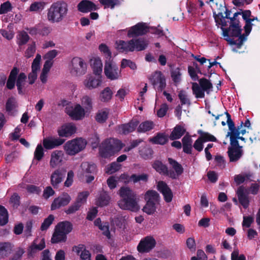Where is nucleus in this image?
<instances>
[{
    "instance_id": "obj_41",
    "label": "nucleus",
    "mask_w": 260,
    "mask_h": 260,
    "mask_svg": "<svg viewBox=\"0 0 260 260\" xmlns=\"http://www.w3.org/2000/svg\"><path fill=\"white\" fill-rule=\"evenodd\" d=\"M39 35L42 37L48 36L52 30V27L44 23L38 24Z\"/></svg>"
},
{
    "instance_id": "obj_60",
    "label": "nucleus",
    "mask_w": 260,
    "mask_h": 260,
    "mask_svg": "<svg viewBox=\"0 0 260 260\" xmlns=\"http://www.w3.org/2000/svg\"><path fill=\"white\" fill-rule=\"evenodd\" d=\"M99 50L103 53L107 58L106 60L111 59V52L109 50L108 47L105 44H101L99 47Z\"/></svg>"
},
{
    "instance_id": "obj_59",
    "label": "nucleus",
    "mask_w": 260,
    "mask_h": 260,
    "mask_svg": "<svg viewBox=\"0 0 260 260\" xmlns=\"http://www.w3.org/2000/svg\"><path fill=\"white\" fill-rule=\"evenodd\" d=\"M178 98L180 101L181 105H187L188 106L190 105L191 103H190V100L187 98V95H186V94L184 91L181 90L179 92Z\"/></svg>"
},
{
    "instance_id": "obj_37",
    "label": "nucleus",
    "mask_w": 260,
    "mask_h": 260,
    "mask_svg": "<svg viewBox=\"0 0 260 260\" xmlns=\"http://www.w3.org/2000/svg\"><path fill=\"white\" fill-rule=\"evenodd\" d=\"M113 92L109 87H107L103 90L100 94V100L102 102H108L112 98Z\"/></svg>"
},
{
    "instance_id": "obj_12",
    "label": "nucleus",
    "mask_w": 260,
    "mask_h": 260,
    "mask_svg": "<svg viewBox=\"0 0 260 260\" xmlns=\"http://www.w3.org/2000/svg\"><path fill=\"white\" fill-rule=\"evenodd\" d=\"M149 26L145 23L139 22L131 27L127 32L129 38L138 37L146 34L148 32Z\"/></svg>"
},
{
    "instance_id": "obj_24",
    "label": "nucleus",
    "mask_w": 260,
    "mask_h": 260,
    "mask_svg": "<svg viewBox=\"0 0 260 260\" xmlns=\"http://www.w3.org/2000/svg\"><path fill=\"white\" fill-rule=\"evenodd\" d=\"M133 40H131L128 41L120 40L117 44V49L121 52H133L134 51Z\"/></svg>"
},
{
    "instance_id": "obj_6",
    "label": "nucleus",
    "mask_w": 260,
    "mask_h": 260,
    "mask_svg": "<svg viewBox=\"0 0 260 260\" xmlns=\"http://www.w3.org/2000/svg\"><path fill=\"white\" fill-rule=\"evenodd\" d=\"M89 195L87 191H83L78 193L76 200L72 203L64 212L68 214H72L78 211L80 207L86 203L87 198Z\"/></svg>"
},
{
    "instance_id": "obj_33",
    "label": "nucleus",
    "mask_w": 260,
    "mask_h": 260,
    "mask_svg": "<svg viewBox=\"0 0 260 260\" xmlns=\"http://www.w3.org/2000/svg\"><path fill=\"white\" fill-rule=\"evenodd\" d=\"M168 141V137L164 133H157L155 136L150 139V142L154 144L165 145Z\"/></svg>"
},
{
    "instance_id": "obj_31",
    "label": "nucleus",
    "mask_w": 260,
    "mask_h": 260,
    "mask_svg": "<svg viewBox=\"0 0 260 260\" xmlns=\"http://www.w3.org/2000/svg\"><path fill=\"white\" fill-rule=\"evenodd\" d=\"M55 228L61 231L62 234L67 235L72 231L73 224L70 221H63L57 223Z\"/></svg>"
},
{
    "instance_id": "obj_32",
    "label": "nucleus",
    "mask_w": 260,
    "mask_h": 260,
    "mask_svg": "<svg viewBox=\"0 0 260 260\" xmlns=\"http://www.w3.org/2000/svg\"><path fill=\"white\" fill-rule=\"evenodd\" d=\"M145 200L146 201V202L156 204L159 202V195L156 191L150 190L146 192Z\"/></svg>"
},
{
    "instance_id": "obj_54",
    "label": "nucleus",
    "mask_w": 260,
    "mask_h": 260,
    "mask_svg": "<svg viewBox=\"0 0 260 260\" xmlns=\"http://www.w3.org/2000/svg\"><path fill=\"white\" fill-rule=\"evenodd\" d=\"M20 198L17 193H14L10 198V203L14 209H17L20 204Z\"/></svg>"
},
{
    "instance_id": "obj_39",
    "label": "nucleus",
    "mask_w": 260,
    "mask_h": 260,
    "mask_svg": "<svg viewBox=\"0 0 260 260\" xmlns=\"http://www.w3.org/2000/svg\"><path fill=\"white\" fill-rule=\"evenodd\" d=\"M198 133L200 135V138L204 142L217 141V139L212 135L208 132H203L202 130H199Z\"/></svg>"
},
{
    "instance_id": "obj_21",
    "label": "nucleus",
    "mask_w": 260,
    "mask_h": 260,
    "mask_svg": "<svg viewBox=\"0 0 260 260\" xmlns=\"http://www.w3.org/2000/svg\"><path fill=\"white\" fill-rule=\"evenodd\" d=\"M138 124L139 122L138 121L131 120L128 123L120 125L119 126V131L123 134H128L134 131Z\"/></svg>"
},
{
    "instance_id": "obj_46",
    "label": "nucleus",
    "mask_w": 260,
    "mask_h": 260,
    "mask_svg": "<svg viewBox=\"0 0 260 260\" xmlns=\"http://www.w3.org/2000/svg\"><path fill=\"white\" fill-rule=\"evenodd\" d=\"M168 161L174 169L177 176H180L183 173V168L182 166L176 160L172 158H169Z\"/></svg>"
},
{
    "instance_id": "obj_4",
    "label": "nucleus",
    "mask_w": 260,
    "mask_h": 260,
    "mask_svg": "<svg viewBox=\"0 0 260 260\" xmlns=\"http://www.w3.org/2000/svg\"><path fill=\"white\" fill-rule=\"evenodd\" d=\"M86 142L82 138H77L68 141L64 145V149L70 155H74L84 149Z\"/></svg>"
},
{
    "instance_id": "obj_53",
    "label": "nucleus",
    "mask_w": 260,
    "mask_h": 260,
    "mask_svg": "<svg viewBox=\"0 0 260 260\" xmlns=\"http://www.w3.org/2000/svg\"><path fill=\"white\" fill-rule=\"evenodd\" d=\"M199 81L200 86L205 91H207L208 90L212 88V84L207 79L203 78L200 79Z\"/></svg>"
},
{
    "instance_id": "obj_35",
    "label": "nucleus",
    "mask_w": 260,
    "mask_h": 260,
    "mask_svg": "<svg viewBox=\"0 0 260 260\" xmlns=\"http://www.w3.org/2000/svg\"><path fill=\"white\" fill-rule=\"evenodd\" d=\"M12 245L10 242H0V259L4 258L11 253Z\"/></svg>"
},
{
    "instance_id": "obj_27",
    "label": "nucleus",
    "mask_w": 260,
    "mask_h": 260,
    "mask_svg": "<svg viewBox=\"0 0 260 260\" xmlns=\"http://www.w3.org/2000/svg\"><path fill=\"white\" fill-rule=\"evenodd\" d=\"M228 156L231 162H236L239 160L243 155L242 149L228 148Z\"/></svg>"
},
{
    "instance_id": "obj_3",
    "label": "nucleus",
    "mask_w": 260,
    "mask_h": 260,
    "mask_svg": "<svg viewBox=\"0 0 260 260\" xmlns=\"http://www.w3.org/2000/svg\"><path fill=\"white\" fill-rule=\"evenodd\" d=\"M124 145L119 140L109 139L104 141L99 148L100 155L104 158H108L120 151Z\"/></svg>"
},
{
    "instance_id": "obj_50",
    "label": "nucleus",
    "mask_w": 260,
    "mask_h": 260,
    "mask_svg": "<svg viewBox=\"0 0 260 260\" xmlns=\"http://www.w3.org/2000/svg\"><path fill=\"white\" fill-rule=\"evenodd\" d=\"M54 220V216L52 214L49 215L47 218H45L41 224L40 230L42 231H46L52 224Z\"/></svg>"
},
{
    "instance_id": "obj_51",
    "label": "nucleus",
    "mask_w": 260,
    "mask_h": 260,
    "mask_svg": "<svg viewBox=\"0 0 260 260\" xmlns=\"http://www.w3.org/2000/svg\"><path fill=\"white\" fill-rule=\"evenodd\" d=\"M130 178L134 183H136L140 181L146 182L148 179V175L146 174H142L141 175L134 174L130 176Z\"/></svg>"
},
{
    "instance_id": "obj_29",
    "label": "nucleus",
    "mask_w": 260,
    "mask_h": 260,
    "mask_svg": "<svg viewBox=\"0 0 260 260\" xmlns=\"http://www.w3.org/2000/svg\"><path fill=\"white\" fill-rule=\"evenodd\" d=\"M182 142L183 152L186 154H191L192 140L190 136L188 134L185 135L182 139Z\"/></svg>"
},
{
    "instance_id": "obj_1",
    "label": "nucleus",
    "mask_w": 260,
    "mask_h": 260,
    "mask_svg": "<svg viewBox=\"0 0 260 260\" xmlns=\"http://www.w3.org/2000/svg\"><path fill=\"white\" fill-rule=\"evenodd\" d=\"M117 193L120 197L118 202L120 208L133 212H137L139 210L137 195L130 187L123 186L120 187Z\"/></svg>"
},
{
    "instance_id": "obj_45",
    "label": "nucleus",
    "mask_w": 260,
    "mask_h": 260,
    "mask_svg": "<svg viewBox=\"0 0 260 260\" xmlns=\"http://www.w3.org/2000/svg\"><path fill=\"white\" fill-rule=\"evenodd\" d=\"M17 44L21 46L26 44L29 41L30 37L25 31H22L17 35Z\"/></svg>"
},
{
    "instance_id": "obj_38",
    "label": "nucleus",
    "mask_w": 260,
    "mask_h": 260,
    "mask_svg": "<svg viewBox=\"0 0 260 260\" xmlns=\"http://www.w3.org/2000/svg\"><path fill=\"white\" fill-rule=\"evenodd\" d=\"M243 122L241 121L239 125L235 126V123L228 125L230 132L228 133L226 137L228 136H239L240 135L239 130L242 127Z\"/></svg>"
},
{
    "instance_id": "obj_36",
    "label": "nucleus",
    "mask_w": 260,
    "mask_h": 260,
    "mask_svg": "<svg viewBox=\"0 0 260 260\" xmlns=\"http://www.w3.org/2000/svg\"><path fill=\"white\" fill-rule=\"evenodd\" d=\"M110 200V197L105 191L102 192L96 200V204L99 207L107 206Z\"/></svg>"
},
{
    "instance_id": "obj_52",
    "label": "nucleus",
    "mask_w": 260,
    "mask_h": 260,
    "mask_svg": "<svg viewBox=\"0 0 260 260\" xmlns=\"http://www.w3.org/2000/svg\"><path fill=\"white\" fill-rule=\"evenodd\" d=\"M154 203L146 202V205L143 207V210L148 215H152L156 211V207Z\"/></svg>"
},
{
    "instance_id": "obj_19",
    "label": "nucleus",
    "mask_w": 260,
    "mask_h": 260,
    "mask_svg": "<svg viewBox=\"0 0 260 260\" xmlns=\"http://www.w3.org/2000/svg\"><path fill=\"white\" fill-rule=\"evenodd\" d=\"M68 114L73 120H79L84 117L85 111L80 104L75 105L74 108L68 111Z\"/></svg>"
},
{
    "instance_id": "obj_17",
    "label": "nucleus",
    "mask_w": 260,
    "mask_h": 260,
    "mask_svg": "<svg viewBox=\"0 0 260 260\" xmlns=\"http://www.w3.org/2000/svg\"><path fill=\"white\" fill-rule=\"evenodd\" d=\"M64 142V140L60 138H45L43 141L44 148L50 150L61 145Z\"/></svg>"
},
{
    "instance_id": "obj_49",
    "label": "nucleus",
    "mask_w": 260,
    "mask_h": 260,
    "mask_svg": "<svg viewBox=\"0 0 260 260\" xmlns=\"http://www.w3.org/2000/svg\"><path fill=\"white\" fill-rule=\"evenodd\" d=\"M153 153V150L147 147H144L139 150L140 155L145 159H150L152 157Z\"/></svg>"
},
{
    "instance_id": "obj_20",
    "label": "nucleus",
    "mask_w": 260,
    "mask_h": 260,
    "mask_svg": "<svg viewBox=\"0 0 260 260\" xmlns=\"http://www.w3.org/2000/svg\"><path fill=\"white\" fill-rule=\"evenodd\" d=\"M19 72V69L17 67H13L10 73L6 82V88L9 90L14 88L16 85V78Z\"/></svg>"
},
{
    "instance_id": "obj_23",
    "label": "nucleus",
    "mask_w": 260,
    "mask_h": 260,
    "mask_svg": "<svg viewBox=\"0 0 260 260\" xmlns=\"http://www.w3.org/2000/svg\"><path fill=\"white\" fill-rule=\"evenodd\" d=\"M102 83V80L100 78H95L94 76H89L84 81L85 86L89 89H92L98 87Z\"/></svg>"
},
{
    "instance_id": "obj_56",
    "label": "nucleus",
    "mask_w": 260,
    "mask_h": 260,
    "mask_svg": "<svg viewBox=\"0 0 260 260\" xmlns=\"http://www.w3.org/2000/svg\"><path fill=\"white\" fill-rule=\"evenodd\" d=\"M44 155V150L41 144H38L34 152V158L38 161L41 160Z\"/></svg>"
},
{
    "instance_id": "obj_2",
    "label": "nucleus",
    "mask_w": 260,
    "mask_h": 260,
    "mask_svg": "<svg viewBox=\"0 0 260 260\" xmlns=\"http://www.w3.org/2000/svg\"><path fill=\"white\" fill-rule=\"evenodd\" d=\"M68 12L69 6L66 2H54L47 10V20L52 23H59L67 17Z\"/></svg>"
},
{
    "instance_id": "obj_63",
    "label": "nucleus",
    "mask_w": 260,
    "mask_h": 260,
    "mask_svg": "<svg viewBox=\"0 0 260 260\" xmlns=\"http://www.w3.org/2000/svg\"><path fill=\"white\" fill-rule=\"evenodd\" d=\"M126 67H129L132 70H135L137 69V66L136 63L126 59H123L121 60V68L123 69Z\"/></svg>"
},
{
    "instance_id": "obj_64",
    "label": "nucleus",
    "mask_w": 260,
    "mask_h": 260,
    "mask_svg": "<svg viewBox=\"0 0 260 260\" xmlns=\"http://www.w3.org/2000/svg\"><path fill=\"white\" fill-rule=\"evenodd\" d=\"M33 222L32 220L27 221L25 225L24 235L26 237L31 236V230L32 228Z\"/></svg>"
},
{
    "instance_id": "obj_25",
    "label": "nucleus",
    "mask_w": 260,
    "mask_h": 260,
    "mask_svg": "<svg viewBox=\"0 0 260 260\" xmlns=\"http://www.w3.org/2000/svg\"><path fill=\"white\" fill-rule=\"evenodd\" d=\"M63 152L61 150H55L51 155L50 165L51 168H55L60 164L62 161Z\"/></svg>"
},
{
    "instance_id": "obj_16",
    "label": "nucleus",
    "mask_w": 260,
    "mask_h": 260,
    "mask_svg": "<svg viewBox=\"0 0 260 260\" xmlns=\"http://www.w3.org/2000/svg\"><path fill=\"white\" fill-rule=\"evenodd\" d=\"M76 127L72 123H68L62 125L57 130L58 135L60 137H68L75 133Z\"/></svg>"
},
{
    "instance_id": "obj_15",
    "label": "nucleus",
    "mask_w": 260,
    "mask_h": 260,
    "mask_svg": "<svg viewBox=\"0 0 260 260\" xmlns=\"http://www.w3.org/2000/svg\"><path fill=\"white\" fill-rule=\"evenodd\" d=\"M157 189L163 195L166 202L170 203L172 201L173 197V192L165 182L158 181L157 184Z\"/></svg>"
},
{
    "instance_id": "obj_11",
    "label": "nucleus",
    "mask_w": 260,
    "mask_h": 260,
    "mask_svg": "<svg viewBox=\"0 0 260 260\" xmlns=\"http://www.w3.org/2000/svg\"><path fill=\"white\" fill-rule=\"evenodd\" d=\"M66 170L63 168H58L52 172L50 176V183L54 188H58L59 184L66 177Z\"/></svg>"
},
{
    "instance_id": "obj_13",
    "label": "nucleus",
    "mask_w": 260,
    "mask_h": 260,
    "mask_svg": "<svg viewBox=\"0 0 260 260\" xmlns=\"http://www.w3.org/2000/svg\"><path fill=\"white\" fill-rule=\"evenodd\" d=\"M71 200V197L68 193L63 192L54 199L51 205V210H55L61 207L66 206L70 203Z\"/></svg>"
},
{
    "instance_id": "obj_22",
    "label": "nucleus",
    "mask_w": 260,
    "mask_h": 260,
    "mask_svg": "<svg viewBox=\"0 0 260 260\" xmlns=\"http://www.w3.org/2000/svg\"><path fill=\"white\" fill-rule=\"evenodd\" d=\"M237 194L240 204L244 209H247L249 205V200L248 195L244 193L243 186H240L238 188Z\"/></svg>"
},
{
    "instance_id": "obj_62",
    "label": "nucleus",
    "mask_w": 260,
    "mask_h": 260,
    "mask_svg": "<svg viewBox=\"0 0 260 260\" xmlns=\"http://www.w3.org/2000/svg\"><path fill=\"white\" fill-rule=\"evenodd\" d=\"M12 10V5L9 1H7L1 4L0 6V14L7 13Z\"/></svg>"
},
{
    "instance_id": "obj_48",
    "label": "nucleus",
    "mask_w": 260,
    "mask_h": 260,
    "mask_svg": "<svg viewBox=\"0 0 260 260\" xmlns=\"http://www.w3.org/2000/svg\"><path fill=\"white\" fill-rule=\"evenodd\" d=\"M152 168L159 174H164L165 172L167 171V167L158 160H155L152 165Z\"/></svg>"
},
{
    "instance_id": "obj_40",
    "label": "nucleus",
    "mask_w": 260,
    "mask_h": 260,
    "mask_svg": "<svg viewBox=\"0 0 260 260\" xmlns=\"http://www.w3.org/2000/svg\"><path fill=\"white\" fill-rule=\"evenodd\" d=\"M192 90L193 94L196 98H204L205 96V91L196 82L192 83Z\"/></svg>"
},
{
    "instance_id": "obj_7",
    "label": "nucleus",
    "mask_w": 260,
    "mask_h": 260,
    "mask_svg": "<svg viewBox=\"0 0 260 260\" xmlns=\"http://www.w3.org/2000/svg\"><path fill=\"white\" fill-rule=\"evenodd\" d=\"M82 175L85 178L86 183L91 182L94 179V175L96 173V166L94 164L83 162L81 165Z\"/></svg>"
},
{
    "instance_id": "obj_47",
    "label": "nucleus",
    "mask_w": 260,
    "mask_h": 260,
    "mask_svg": "<svg viewBox=\"0 0 260 260\" xmlns=\"http://www.w3.org/2000/svg\"><path fill=\"white\" fill-rule=\"evenodd\" d=\"M93 73L96 75H100L102 72L103 64L101 60L95 59L91 64Z\"/></svg>"
},
{
    "instance_id": "obj_55",
    "label": "nucleus",
    "mask_w": 260,
    "mask_h": 260,
    "mask_svg": "<svg viewBox=\"0 0 260 260\" xmlns=\"http://www.w3.org/2000/svg\"><path fill=\"white\" fill-rule=\"evenodd\" d=\"M181 74L180 70L179 68H177L171 72V76L173 81L175 83H178L181 80Z\"/></svg>"
},
{
    "instance_id": "obj_43",
    "label": "nucleus",
    "mask_w": 260,
    "mask_h": 260,
    "mask_svg": "<svg viewBox=\"0 0 260 260\" xmlns=\"http://www.w3.org/2000/svg\"><path fill=\"white\" fill-rule=\"evenodd\" d=\"M109 111L107 109L99 111L96 114L95 119L99 123H103L108 119Z\"/></svg>"
},
{
    "instance_id": "obj_28",
    "label": "nucleus",
    "mask_w": 260,
    "mask_h": 260,
    "mask_svg": "<svg viewBox=\"0 0 260 260\" xmlns=\"http://www.w3.org/2000/svg\"><path fill=\"white\" fill-rule=\"evenodd\" d=\"M186 132V129L181 125L177 124L173 128L169 138L171 140L179 139Z\"/></svg>"
},
{
    "instance_id": "obj_8",
    "label": "nucleus",
    "mask_w": 260,
    "mask_h": 260,
    "mask_svg": "<svg viewBox=\"0 0 260 260\" xmlns=\"http://www.w3.org/2000/svg\"><path fill=\"white\" fill-rule=\"evenodd\" d=\"M223 31V36L229 37L230 36H238L242 32L241 26L240 25L239 18H236L232 23H230L228 28L221 27Z\"/></svg>"
},
{
    "instance_id": "obj_61",
    "label": "nucleus",
    "mask_w": 260,
    "mask_h": 260,
    "mask_svg": "<svg viewBox=\"0 0 260 260\" xmlns=\"http://www.w3.org/2000/svg\"><path fill=\"white\" fill-rule=\"evenodd\" d=\"M121 165L117 162H113L107 168L106 172L108 174H111L120 170Z\"/></svg>"
},
{
    "instance_id": "obj_30",
    "label": "nucleus",
    "mask_w": 260,
    "mask_h": 260,
    "mask_svg": "<svg viewBox=\"0 0 260 260\" xmlns=\"http://www.w3.org/2000/svg\"><path fill=\"white\" fill-rule=\"evenodd\" d=\"M67 236L64 234H62L57 229L55 228L54 233L51 239V242L53 244H56L61 242H66Z\"/></svg>"
},
{
    "instance_id": "obj_26",
    "label": "nucleus",
    "mask_w": 260,
    "mask_h": 260,
    "mask_svg": "<svg viewBox=\"0 0 260 260\" xmlns=\"http://www.w3.org/2000/svg\"><path fill=\"white\" fill-rule=\"evenodd\" d=\"M37 239L34 240L31 245L29 247L28 249V254L29 255H31L37 251H41L45 247V241L44 238H42L38 244H37Z\"/></svg>"
},
{
    "instance_id": "obj_14",
    "label": "nucleus",
    "mask_w": 260,
    "mask_h": 260,
    "mask_svg": "<svg viewBox=\"0 0 260 260\" xmlns=\"http://www.w3.org/2000/svg\"><path fill=\"white\" fill-rule=\"evenodd\" d=\"M151 82L158 91H162L166 86V78L160 71H156L152 76Z\"/></svg>"
},
{
    "instance_id": "obj_57",
    "label": "nucleus",
    "mask_w": 260,
    "mask_h": 260,
    "mask_svg": "<svg viewBox=\"0 0 260 260\" xmlns=\"http://www.w3.org/2000/svg\"><path fill=\"white\" fill-rule=\"evenodd\" d=\"M36 50V45L35 42H33L30 45H29L28 48L25 51V56L29 58L34 56Z\"/></svg>"
},
{
    "instance_id": "obj_34",
    "label": "nucleus",
    "mask_w": 260,
    "mask_h": 260,
    "mask_svg": "<svg viewBox=\"0 0 260 260\" xmlns=\"http://www.w3.org/2000/svg\"><path fill=\"white\" fill-rule=\"evenodd\" d=\"M132 40L134 41V50L137 51L144 50L148 45V41L142 38L132 39Z\"/></svg>"
},
{
    "instance_id": "obj_18",
    "label": "nucleus",
    "mask_w": 260,
    "mask_h": 260,
    "mask_svg": "<svg viewBox=\"0 0 260 260\" xmlns=\"http://www.w3.org/2000/svg\"><path fill=\"white\" fill-rule=\"evenodd\" d=\"M78 10L82 13H86L97 9L96 6L91 1L83 0L77 5Z\"/></svg>"
},
{
    "instance_id": "obj_58",
    "label": "nucleus",
    "mask_w": 260,
    "mask_h": 260,
    "mask_svg": "<svg viewBox=\"0 0 260 260\" xmlns=\"http://www.w3.org/2000/svg\"><path fill=\"white\" fill-rule=\"evenodd\" d=\"M41 60V55L39 54H37L31 64V71L37 72L40 69Z\"/></svg>"
},
{
    "instance_id": "obj_9",
    "label": "nucleus",
    "mask_w": 260,
    "mask_h": 260,
    "mask_svg": "<svg viewBox=\"0 0 260 260\" xmlns=\"http://www.w3.org/2000/svg\"><path fill=\"white\" fill-rule=\"evenodd\" d=\"M71 73L77 76L84 74L86 72V64L80 57H74L71 61Z\"/></svg>"
},
{
    "instance_id": "obj_10",
    "label": "nucleus",
    "mask_w": 260,
    "mask_h": 260,
    "mask_svg": "<svg viewBox=\"0 0 260 260\" xmlns=\"http://www.w3.org/2000/svg\"><path fill=\"white\" fill-rule=\"evenodd\" d=\"M155 245V240L151 236H147L140 241L137 246V250L140 253L148 252L152 250Z\"/></svg>"
},
{
    "instance_id": "obj_42",
    "label": "nucleus",
    "mask_w": 260,
    "mask_h": 260,
    "mask_svg": "<svg viewBox=\"0 0 260 260\" xmlns=\"http://www.w3.org/2000/svg\"><path fill=\"white\" fill-rule=\"evenodd\" d=\"M154 127V123L152 121H145L141 123L138 128V132L139 133H145L150 131Z\"/></svg>"
},
{
    "instance_id": "obj_5",
    "label": "nucleus",
    "mask_w": 260,
    "mask_h": 260,
    "mask_svg": "<svg viewBox=\"0 0 260 260\" xmlns=\"http://www.w3.org/2000/svg\"><path fill=\"white\" fill-rule=\"evenodd\" d=\"M104 73L107 78L111 80L118 79L121 77V71L118 66L112 60H106L104 67Z\"/></svg>"
},
{
    "instance_id": "obj_44",
    "label": "nucleus",
    "mask_w": 260,
    "mask_h": 260,
    "mask_svg": "<svg viewBox=\"0 0 260 260\" xmlns=\"http://www.w3.org/2000/svg\"><path fill=\"white\" fill-rule=\"evenodd\" d=\"M8 212L6 208L0 205V225L2 226L6 225L8 222Z\"/></svg>"
}]
</instances>
